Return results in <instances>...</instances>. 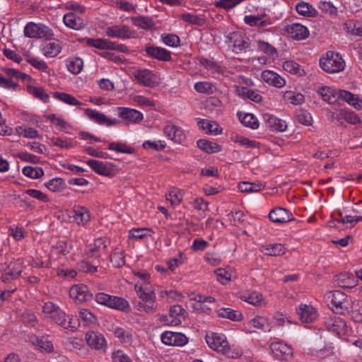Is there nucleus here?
<instances>
[{
  "label": "nucleus",
  "mask_w": 362,
  "mask_h": 362,
  "mask_svg": "<svg viewBox=\"0 0 362 362\" xmlns=\"http://www.w3.org/2000/svg\"><path fill=\"white\" fill-rule=\"evenodd\" d=\"M42 311L52 322L71 332H75L80 324L78 319H73L67 315L64 311L52 302H47L42 308Z\"/></svg>",
  "instance_id": "f257e3e1"
},
{
  "label": "nucleus",
  "mask_w": 362,
  "mask_h": 362,
  "mask_svg": "<svg viewBox=\"0 0 362 362\" xmlns=\"http://www.w3.org/2000/svg\"><path fill=\"white\" fill-rule=\"evenodd\" d=\"M24 35L29 38L51 40L54 39V34L50 28L43 23L29 22L24 28Z\"/></svg>",
  "instance_id": "f03ea898"
},
{
  "label": "nucleus",
  "mask_w": 362,
  "mask_h": 362,
  "mask_svg": "<svg viewBox=\"0 0 362 362\" xmlns=\"http://www.w3.org/2000/svg\"><path fill=\"white\" fill-rule=\"evenodd\" d=\"M320 66L323 71L332 74L342 71L345 63L338 53L329 51L325 57L320 58Z\"/></svg>",
  "instance_id": "7ed1b4c3"
},
{
  "label": "nucleus",
  "mask_w": 362,
  "mask_h": 362,
  "mask_svg": "<svg viewBox=\"0 0 362 362\" xmlns=\"http://www.w3.org/2000/svg\"><path fill=\"white\" fill-rule=\"evenodd\" d=\"M205 339L209 346L217 352L226 355L230 351L229 342L223 334L211 332L206 335Z\"/></svg>",
  "instance_id": "20e7f679"
},
{
  "label": "nucleus",
  "mask_w": 362,
  "mask_h": 362,
  "mask_svg": "<svg viewBox=\"0 0 362 362\" xmlns=\"http://www.w3.org/2000/svg\"><path fill=\"white\" fill-rule=\"evenodd\" d=\"M187 315V311L180 305L170 307L169 314L163 316L161 322L166 325L176 326L180 325Z\"/></svg>",
  "instance_id": "39448f33"
},
{
  "label": "nucleus",
  "mask_w": 362,
  "mask_h": 362,
  "mask_svg": "<svg viewBox=\"0 0 362 362\" xmlns=\"http://www.w3.org/2000/svg\"><path fill=\"white\" fill-rule=\"evenodd\" d=\"M106 35L114 38L119 39H130L135 38L136 33L135 30H132L128 25L120 24L114 25L106 28L105 29Z\"/></svg>",
  "instance_id": "423d86ee"
},
{
  "label": "nucleus",
  "mask_w": 362,
  "mask_h": 362,
  "mask_svg": "<svg viewBox=\"0 0 362 362\" xmlns=\"http://www.w3.org/2000/svg\"><path fill=\"white\" fill-rule=\"evenodd\" d=\"M325 325L329 331L339 337L346 334L347 332L346 322L342 318L335 315L325 318Z\"/></svg>",
  "instance_id": "0eeeda50"
},
{
  "label": "nucleus",
  "mask_w": 362,
  "mask_h": 362,
  "mask_svg": "<svg viewBox=\"0 0 362 362\" xmlns=\"http://www.w3.org/2000/svg\"><path fill=\"white\" fill-rule=\"evenodd\" d=\"M270 349L278 359L288 361L293 356L292 348L281 341L272 342L270 344Z\"/></svg>",
  "instance_id": "6e6552de"
},
{
  "label": "nucleus",
  "mask_w": 362,
  "mask_h": 362,
  "mask_svg": "<svg viewBox=\"0 0 362 362\" xmlns=\"http://www.w3.org/2000/svg\"><path fill=\"white\" fill-rule=\"evenodd\" d=\"M117 110L119 117L124 120L126 124L138 123L143 119L142 113L134 109L119 107Z\"/></svg>",
  "instance_id": "1a4fd4ad"
},
{
  "label": "nucleus",
  "mask_w": 362,
  "mask_h": 362,
  "mask_svg": "<svg viewBox=\"0 0 362 362\" xmlns=\"http://www.w3.org/2000/svg\"><path fill=\"white\" fill-rule=\"evenodd\" d=\"M134 78L144 86L153 88L158 85L156 75L148 69H138L134 74Z\"/></svg>",
  "instance_id": "9d476101"
},
{
  "label": "nucleus",
  "mask_w": 362,
  "mask_h": 362,
  "mask_svg": "<svg viewBox=\"0 0 362 362\" xmlns=\"http://www.w3.org/2000/svg\"><path fill=\"white\" fill-rule=\"evenodd\" d=\"M22 272L21 262L19 260L11 262L3 270L2 281L5 283L17 279Z\"/></svg>",
  "instance_id": "9b49d317"
},
{
  "label": "nucleus",
  "mask_w": 362,
  "mask_h": 362,
  "mask_svg": "<svg viewBox=\"0 0 362 362\" xmlns=\"http://www.w3.org/2000/svg\"><path fill=\"white\" fill-rule=\"evenodd\" d=\"M85 113L95 122L100 124H105L107 127L118 125L121 122L119 119L108 118L104 114L90 108H87L85 110Z\"/></svg>",
  "instance_id": "f8f14e48"
},
{
  "label": "nucleus",
  "mask_w": 362,
  "mask_h": 362,
  "mask_svg": "<svg viewBox=\"0 0 362 362\" xmlns=\"http://www.w3.org/2000/svg\"><path fill=\"white\" fill-rule=\"evenodd\" d=\"M87 164L98 175L107 177H112L115 175L112 168V163H105L97 160H88Z\"/></svg>",
  "instance_id": "ddd939ff"
},
{
  "label": "nucleus",
  "mask_w": 362,
  "mask_h": 362,
  "mask_svg": "<svg viewBox=\"0 0 362 362\" xmlns=\"http://www.w3.org/2000/svg\"><path fill=\"white\" fill-rule=\"evenodd\" d=\"M270 221L274 223H283L293 219V214L287 209L276 207L272 209L269 214Z\"/></svg>",
  "instance_id": "4468645a"
},
{
  "label": "nucleus",
  "mask_w": 362,
  "mask_h": 362,
  "mask_svg": "<svg viewBox=\"0 0 362 362\" xmlns=\"http://www.w3.org/2000/svg\"><path fill=\"white\" fill-rule=\"evenodd\" d=\"M145 51L149 57L159 61L170 62L172 59L171 53L163 47L146 45Z\"/></svg>",
  "instance_id": "2eb2a0df"
},
{
  "label": "nucleus",
  "mask_w": 362,
  "mask_h": 362,
  "mask_svg": "<svg viewBox=\"0 0 362 362\" xmlns=\"http://www.w3.org/2000/svg\"><path fill=\"white\" fill-rule=\"evenodd\" d=\"M334 284L343 288H351L356 286L357 280L349 273H340L334 277Z\"/></svg>",
  "instance_id": "dca6fc26"
},
{
  "label": "nucleus",
  "mask_w": 362,
  "mask_h": 362,
  "mask_svg": "<svg viewBox=\"0 0 362 362\" xmlns=\"http://www.w3.org/2000/svg\"><path fill=\"white\" fill-rule=\"evenodd\" d=\"M262 116L267 127L271 131L284 132L286 129L287 125L285 121L279 119L268 113H265Z\"/></svg>",
  "instance_id": "f3484780"
},
{
  "label": "nucleus",
  "mask_w": 362,
  "mask_h": 362,
  "mask_svg": "<svg viewBox=\"0 0 362 362\" xmlns=\"http://www.w3.org/2000/svg\"><path fill=\"white\" fill-rule=\"evenodd\" d=\"M164 134L175 143L181 144L185 140V134L182 129L173 124H168L164 127Z\"/></svg>",
  "instance_id": "a211bd4d"
},
{
  "label": "nucleus",
  "mask_w": 362,
  "mask_h": 362,
  "mask_svg": "<svg viewBox=\"0 0 362 362\" xmlns=\"http://www.w3.org/2000/svg\"><path fill=\"white\" fill-rule=\"evenodd\" d=\"M285 30L291 38L303 40L308 37L309 31L305 26L299 23H293L286 27Z\"/></svg>",
  "instance_id": "6ab92c4d"
},
{
  "label": "nucleus",
  "mask_w": 362,
  "mask_h": 362,
  "mask_svg": "<svg viewBox=\"0 0 362 362\" xmlns=\"http://www.w3.org/2000/svg\"><path fill=\"white\" fill-rule=\"evenodd\" d=\"M86 340L88 345L94 349H100L106 346L103 335L94 331H89L86 334Z\"/></svg>",
  "instance_id": "aec40b11"
},
{
  "label": "nucleus",
  "mask_w": 362,
  "mask_h": 362,
  "mask_svg": "<svg viewBox=\"0 0 362 362\" xmlns=\"http://www.w3.org/2000/svg\"><path fill=\"white\" fill-rule=\"evenodd\" d=\"M297 314L299 315L300 320L303 322H311L317 318V312L315 309L308 305H301L297 309Z\"/></svg>",
  "instance_id": "412c9836"
},
{
  "label": "nucleus",
  "mask_w": 362,
  "mask_h": 362,
  "mask_svg": "<svg viewBox=\"0 0 362 362\" xmlns=\"http://www.w3.org/2000/svg\"><path fill=\"white\" fill-rule=\"evenodd\" d=\"M69 295L72 298L79 301L88 300L93 296L92 293H89L87 286L83 284L72 286Z\"/></svg>",
  "instance_id": "4be33fe9"
},
{
  "label": "nucleus",
  "mask_w": 362,
  "mask_h": 362,
  "mask_svg": "<svg viewBox=\"0 0 362 362\" xmlns=\"http://www.w3.org/2000/svg\"><path fill=\"white\" fill-rule=\"evenodd\" d=\"M229 41L233 44L237 53L245 51L250 45L248 41L240 33H231L229 37Z\"/></svg>",
  "instance_id": "5701e85b"
},
{
  "label": "nucleus",
  "mask_w": 362,
  "mask_h": 362,
  "mask_svg": "<svg viewBox=\"0 0 362 362\" xmlns=\"http://www.w3.org/2000/svg\"><path fill=\"white\" fill-rule=\"evenodd\" d=\"M63 21L67 27L74 30H81L86 26L83 20L72 12L65 14Z\"/></svg>",
  "instance_id": "b1692460"
},
{
  "label": "nucleus",
  "mask_w": 362,
  "mask_h": 362,
  "mask_svg": "<svg viewBox=\"0 0 362 362\" xmlns=\"http://www.w3.org/2000/svg\"><path fill=\"white\" fill-rule=\"evenodd\" d=\"M109 244L106 238H98L95 240L93 246L87 252L88 257L98 259L100 257V252L105 250Z\"/></svg>",
  "instance_id": "393cba45"
},
{
  "label": "nucleus",
  "mask_w": 362,
  "mask_h": 362,
  "mask_svg": "<svg viewBox=\"0 0 362 362\" xmlns=\"http://www.w3.org/2000/svg\"><path fill=\"white\" fill-rule=\"evenodd\" d=\"M323 100L329 104L335 103L339 99V90L332 89L328 86H321L317 90Z\"/></svg>",
  "instance_id": "a878e982"
},
{
  "label": "nucleus",
  "mask_w": 362,
  "mask_h": 362,
  "mask_svg": "<svg viewBox=\"0 0 362 362\" xmlns=\"http://www.w3.org/2000/svg\"><path fill=\"white\" fill-rule=\"evenodd\" d=\"M262 78L267 83L276 88H281L285 85L284 79L272 71H264L262 73Z\"/></svg>",
  "instance_id": "bb28decb"
},
{
  "label": "nucleus",
  "mask_w": 362,
  "mask_h": 362,
  "mask_svg": "<svg viewBox=\"0 0 362 362\" xmlns=\"http://www.w3.org/2000/svg\"><path fill=\"white\" fill-rule=\"evenodd\" d=\"M343 99L357 110H362V100L348 90L339 89V99Z\"/></svg>",
  "instance_id": "cd10ccee"
},
{
  "label": "nucleus",
  "mask_w": 362,
  "mask_h": 362,
  "mask_svg": "<svg viewBox=\"0 0 362 362\" xmlns=\"http://www.w3.org/2000/svg\"><path fill=\"white\" fill-rule=\"evenodd\" d=\"M62 50V47L58 41L46 42L42 45V51L47 57H54L57 56Z\"/></svg>",
  "instance_id": "c85d7f7f"
},
{
  "label": "nucleus",
  "mask_w": 362,
  "mask_h": 362,
  "mask_svg": "<svg viewBox=\"0 0 362 362\" xmlns=\"http://www.w3.org/2000/svg\"><path fill=\"white\" fill-rule=\"evenodd\" d=\"M327 298L331 300L332 304L336 308H342L343 304L346 299V295L341 291L335 290L327 294Z\"/></svg>",
  "instance_id": "c756f323"
},
{
  "label": "nucleus",
  "mask_w": 362,
  "mask_h": 362,
  "mask_svg": "<svg viewBox=\"0 0 362 362\" xmlns=\"http://www.w3.org/2000/svg\"><path fill=\"white\" fill-rule=\"evenodd\" d=\"M349 315L354 322L362 323V301L356 300L352 302Z\"/></svg>",
  "instance_id": "7c9ffc66"
},
{
  "label": "nucleus",
  "mask_w": 362,
  "mask_h": 362,
  "mask_svg": "<svg viewBox=\"0 0 362 362\" xmlns=\"http://www.w3.org/2000/svg\"><path fill=\"white\" fill-rule=\"evenodd\" d=\"M217 314L221 317L227 318L233 321H240L243 319V314L240 311L228 308H220L217 310Z\"/></svg>",
  "instance_id": "2f4dec72"
},
{
  "label": "nucleus",
  "mask_w": 362,
  "mask_h": 362,
  "mask_svg": "<svg viewBox=\"0 0 362 362\" xmlns=\"http://www.w3.org/2000/svg\"><path fill=\"white\" fill-rule=\"evenodd\" d=\"M237 94L243 98H248L255 103H259L262 100V96L252 89H249L246 87H237Z\"/></svg>",
  "instance_id": "473e14b6"
},
{
  "label": "nucleus",
  "mask_w": 362,
  "mask_h": 362,
  "mask_svg": "<svg viewBox=\"0 0 362 362\" xmlns=\"http://www.w3.org/2000/svg\"><path fill=\"white\" fill-rule=\"evenodd\" d=\"M131 21L135 26L148 30L154 27L155 24L151 18L146 16H135L131 18Z\"/></svg>",
  "instance_id": "72a5a7b5"
},
{
  "label": "nucleus",
  "mask_w": 362,
  "mask_h": 362,
  "mask_svg": "<svg viewBox=\"0 0 362 362\" xmlns=\"http://www.w3.org/2000/svg\"><path fill=\"white\" fill-rule=\"evenodd\" d=\"M197 146L202 151L213 153L221 151V146L216 143L209 141L206 139H199L197 141Z\"/></svg>",
  "instance_id": "f704fd0d"
},
{
  "label": "nucleus",
  "mask_w": 362,
  "mask_h": 362,
  "mask_svg": "<svg viewBox=\"0 0 362 362\" xmlns=\"http://www.w3.org/2000/svg\"><path fill=\"white\" fill-rule=\"evenodd\" d=\"M297 12L302 16L308 17H315L317 16V11L308 3L301 1L296 5Z\"/></svg>",
  "instance_id": "c9c22d12"
},
{
  "label": "nucleus",
  "mask_w": 362,
  "mask_h": 362,
  "mask_svg": "<svg viewBox=\"0 0 362 362\" xmlns=\"http://www.w3.org/2000/svg\"><path fill=\"white\" fill-rule=\"evenodd\" d=\"M198 125L201 129L205 130L207 134H214L216 135L221 132V130H219L218 124L213 121L200 119L198 122Z\"/></svg>",
  "instance_id": "e433bc0d"
},
{
  "label": "nucleus",
  "mask_w": 362,
  "mask_h": 362,
  "mask_svg": "<svg viewBox=\"0 0 362 362\" xmlns=\"http://www.w3.org/2000/svg\"><path fill=\"white\" fill-rule=\"evenodd\" d=\"M283 98L285 101H288L295 105H300L305 100V96L302 93L292 90L286 91L284 93Z\"/></svg>",
  "instance_id": "4c0bfd02"
},
{
  "label": "nucleus",
  "mask_w": 362,
  "mask_h": 362,
  "mask_svg": "<svg viewBox=\"0 0 362 362\" xmlns=\"http://www.w3.org/2000/svg\"><path fill=\"white\" fill-rule=\"evenodd\" d=\"M86 42L88 46L95 47L100 49H109V47H111V45H112V41L101 38H86Z\"/></svg>",
  "instance_id": "58836bf2"
},
{
  "label": "nucleus",
  "mask_w": 362,
  "mask_h": 362,
  "mask_svg": "<svg viewBox=\"0 0 362 362\" xmlns=\"http://www.w3.org/2000/svg\"><path fill=\"white\" fill-rule=\"evenodd\" d=\"M66 66L71 73L78 74L83 69V62L78 57L69 58L66 61Z\"/></svg>",
  "instance_id": "ea45409f"
},
{
  "label": "nucleus",
  "mask_w": 362,
  "mask_h": 362,
  "mask_svg": "<svg viewBox=\"0 0 362 362\" xmlns=\"http://www.w3.org/2000/svg\"><path fill=\"white\" fill-rule=\"evenodd\" d=\"M264 187L262 183H252L249 182H241L238 184V188L242 192H257Z\"/></svg>",
  "instance_id": "a19ab883"
},
{
  "label": "nucleus",
  "mask_w": 362,
  "mask_h": 362,
  "mask_svg": "<svg viewBox=\"0 0 362 362\" xmlns=\"http://www.w3.org/2000/svg\"><path fill=\"white\" fill-rule=\"evenodd\" d=\"M238 115L241 123L244 126L250 127L252 129H256L259 127L258 120L252 114L245 113L243 117H241L240 113H238Z\"/></svg>",
  "instance_id": "79ce46f5"
},
{
  "label": "nucleus",
  "mask_w": 362,
  "mask_h": 362,
  "mask_svg": "<svg viewBox=\"0 0 362 362\" xmlns=\"http://www.w3.org/2000/svg\"><path fill=\"white\" fill-rule=\"evenodd\" d=\"M284 69L292 74L298 76H303L305 74V71L300 68V66L294 61H286L283 64Z\"/></svg>",
  "instance_id": "37998d69"
},
{
  "label": "nucleus",
  "mask_w": 362,
  "mask_h": 362,
  "mask_svg": "<svg viewBox=\"0 0 362 362\" xmlns=\"http://www.w3.org/2000/svg\"><path fill=\"white\" fill-rule=\"evenodd\" d=\"M110 308L116 309L125 313H128L131 310L128 301L124 298L118 296H113V300Z\"/></svg>",
  "instance_id": "c03bdc74"
},
{
  "label": "nucleus",
  "mask_w": 362,
  "mask_h": 362,
  "mask_svg": "<svg viewBox=\"0 0 362 362\" xmlns=\"http://www.w3.org/2000/svg\"><path fill=\"white\" fill-rule=\"evenodd\" d=\"M181 18L188 23L199 26L204 25L206 22L203 16L194 15L189 13H182L181 15Z\"/></svg>",
  "instance_id": "a18cd8bd"
},
{
  "label": "nucleus",
  "mask_w": 362,
  "mask_h": 362,
  "mask_svg": "<svg viewBox=\"0 0 362 362\" xmlns=\"http://www.w3.org/2000/svg\"><path fill=\"white\" fill-rule=\"evenodd\" d=\"M74 220L78 225H85L90 220L88 211L83 207L74 210Z\"/></svg>",
  "instance_id": "49530a36"
},
{
  "label": "nucleus",
  "mask_w": 362,
  "mask_h": 362,
  "mask_svg": "<svg viewBox=\"0 0 362 362\" xmlns=\"http://www.w3.org/2000/svg\"><path fill=\"white\" fill-rule=\"evenodd\" d=\"M54 97L68 105H81L82 103L78 100L74 96L66 93H59L54 92Z\"/></svg>",
  "instance_id": "de8ad7c7"
},
{
  "label": "nucleus",
  "mask_w": 362,
  "mask_h": 362,
  "mask_svg": "<svg viewBox=\"0 0 362 362\" xmlns=\"http://www.w3.org/2000/svg\"><path fill=\"white\" fill-rule=\"evenodd\" d=\"M108 149L115 151L118 153L132 154L134 153V148L127 146L126 144L120 142H112L108 145Z\"/></svg>",
  "instance_id": "09e8293b"
},
{
  "label": "nucleus",
  "mask_w": 362,
  "mask_h": 362,
  "mask_svg": "<svg viewBox=\"0 0 362 362\" xmlns=\"http://www.w3.org/2000/svg\"><path fill=\"white\" fill-rule=\"evenodd\" d=\"M264 252L269 256H281L285 253V247L281 244L269 245L264 247Z\"/></svg>",
  "instance_id": "8fccbe9b"
},
{
  "label": "nucleus",
  "mask_w": 362,
  "mask_h": 362,
  "mask_svg": "<svg viewBox=\"0 0 362 362\" xmlns=\"http://www.w3.org/2000/svg\"><path fill=\"white\" fill-rule=\"evenodd\" d=\"M240 298L250 304L254 305H260L262 301V295L257 292H252L250 294H243L240 296Z\"/></svg>",
  "instance_id": "3c124183"
},
{
  "label": "nucleus",
  "mask_w": 362,
  "mask_h": 362,
  "mask_svg": "<svg viewBox=\"0 0 362 362\" xmlns=\"http://www.w3.org/2000/svg\"><path fill=\"white\" fill-rule=\"evenodd\" d=\"M23 174L32 179H37L43 176L44 171L40 167L25 166L23 169Z\"/></svg>",
  "instance_id": "603ef678"
},
{
  "label": "nucleus",
  "mask_w": 362,
  "mask_h": 362,
  "mask_svg": "<svg viewBox=\"0 0 362 362\" xmlns=\"http://www.w3.org/2000/svg\"><path fill=\"white\" fill-rule=\"evenodd\" d=\"M110 258L115 267H121L125 263L123 252L117 248L111 253Z\"/></svg>",
  "instance_id": "864d4df0"
},
{
  "label": "nucleus",
  "mask_w": 362,
  "mask_h": 362,
  "mask_svg": "<svg viewBox=\"0 0 362 362\" xmlns=\"http://www.w3.org/2000/svg\"><path fill=\"white\" fill-rule=\"evenodd\" d=\"M28 90L32 93L35 98L41 100L42 101L46 103L48 101L49 95L45 92V90L41 87H36L33 86H27Z\"/></svg>",
  "instance_id": "5fc2aeb1"
},
{
  "label": "nucleus",
  "mask_w": 362,
  "mask_h": 362,
  "mask_svg": "<svg viewBox=\"0 0 362 362\" xmlns=\"http://www.w3.org/2000/svg\"><path fill=\"white\" fill-rule=\"evenodd\" d=\"M45 186L52 192H60L65 187V183L62 178H54L45 183Z\"/></svg>",
  "instance_id": "6e6d98bb"
},
{
  "label": "nucleus",
  "mask_w": 362,
  "mask_h": 362,
  "mask_svg": "<svg viewBox=\"0 0 362 362\" xmlns=\"http://www.w3.org/2000/svg\"><path fill=\"white\" fill-rule=\"evenodd\" d=\"M17 133L25 138L35 139L40 136L37 130L31 127H19L16 128Z\"/></svg>",
  "instance_id": "4d7b16f0"
},
{
  "label": "nucleus",
  "mask_w": 362,
  "mask_h": 362,
  "mask_svg": "<svg viewBox=\"0 0 362 362\" xmlns=\"http://www.w3.org/2000/svg\"><path fill=\"white\" fill-rule=\"evenodd\" d=\"M243 0H219L214 3L216 8H221L228 11L239 4Z\"/></svg>",
  "instance_id": "13d9d810"
},
{
  "label": "nucleus",
  "mask_w": 362,
  "mask_h": 362,
  "mask_svg": "<svg viewBox=\"0 0 362 362\" xmlns=\"http://www.w3.org/2000/svg\"><path fill=\"white\" fill-rule=\"evenodd\" d=\"M297 120L302 124L309 126L312 124V117L310 114L305 110H299L296 113Z\"/></svg>",
  "instance_id": "bf43d9fd"
},
{
  "label": "nucleus",
  "mask_w": 362,
  "mask_h": 362,
  "mask_svg": "<svg viewBox=\"0 0 362 362\" xmlns=\"http://www.w3.org/2000/svg\"><path fill=\"white\" fill-rule=\"evenodd\" d=\"M79 317L86 323H95L97 318L95 315L86 309H81L78 313Z\"/></svg>",
  "instance_id": "052dcab7"
},
{
  "label": "nucleus",
  "mask_w": 362,
  "mask_h": 362,
  "mask_svg": "<svg viewBox=\"0 0 362 362\" xmlns=\"http://www.w3.org/2000/svg\"><path fill=\"white\" fill-rule=\"evenodd\" d=\"M267 320L262 317H257L250 320L247 325L251 328H255L261 330H264Z\"/></svg>",
  "instance_id": "680f3d73"
},
{
  "label": "nucleus",
  "mask_w": 362,
  "mask_h": 362,
  "mask_svg": "<svg viewBox=\"0 0 362 362\" xmlns=\"http://www.w3.org/2000/svg\"><path fill=\"white\" fill-rule=\"evenodd\" d=\"M95 300L102 305L111 308L113 300V296H110L104 293H98L95 295Z\"/></svg>",
  "instance_id": "e2e57ef3"
},
{
  "label": "nucleus",
  "mask_w": 362,
  "mask_h": 362,
  "mask_svg": "<svg viewBox=\"0 0 362 362\" xmlns=\"http://www.w3.org/2000/svg\"><path fill=\"white\" fill-rule=\"evenodd\" d=\"M214 272L217 280L222 284H226L230 280V274L225 269L218 268Z\"/></svg>",
  "instance_id": "0e129e2a"
},
{
  "label": "nucleus",
  "mask_w": 362,
  "mask_h": 362,
  "mask_svg": "<svg viewBox=\"0 0 362 362\" xmlns=\"http://www.w3.org/2000/svg\"><path fill=\"white\" fill-rule=\"evenodd\" d=\"M163 42L170 47H177L180 45V37L174 34H167L162 36Z\"/></svg>",
  "instance_id": "69168bd1"
},
{
  "label": "nucleus",
  "mask_w": 362,
  "mask_h": 362,
  "mask_svg": "<svg viewBox=\"0 0 362 362\" xmlns=\"http://www.w3.org/2000/svg\"><path fill=\"white\" fill-rule=\"evenodd\" d=\"M114 333L115 337L119 338L121 340V341L125 343L132 342V335L124 329L117 327V329H115Z\"/></svg>",
  "instance_id": "338daca9"
},
{
  "label": "nucleus",
  "mask_w": 362,
  "mask_h": 362,
  "mask_svg": "<svg viewBox=\"0 0 362 362\" xmlns=\"http://www.w3.org/2000/svg\"><path fill=\"white\" fill-rule=\"evenodd\" d=\"M156 306L157 304L156 303V300H148L146 302H139L136 305L138 310L146 313L155 309Z\"/></svg>",
  "instance_id": "774afa93"
}]
</instances>
